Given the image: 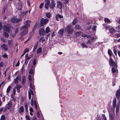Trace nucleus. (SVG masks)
Masks as SVG:
<instances>
[{
    "label": "nucleus",
    "mask_w": 120,
    "mask_h": 120,
    "mask_svg": "<svg viewBox=\"0 0 120 120\" xmlns=\"http://www.w3.org/2000/svg\"><path fill=\"white\" fill-rule=\"evenodd\" d=\"M31 22L30 20L26 21L24 23V26L20 29L21 30L24 29L20 34L21 36H22L27 34L28 32V28L30 26V24Z\"/></svg>",
    "instance_id": "nucleus-1"
},
{
    "label": "nucleus",
    "mask_w": 120,
    "mask_h": 120,
    "mask_svg": "<svg viewBox=\"0 0 120 120\" xmlns=\"http://www.w3.org/2000/svg\"><path fill=\"white\" fill-rule=\"evenodd\" d=\"M29 74L31 75H29V80L30 82V87L31 89L33 90H34V86L33 85L34 84V71L32 69H31L29 71Z\"/></svg>",
    "instance_id": "nucleus-2"
},
{
    "label": "nucleus",
    "mask_w": 120,
    "mask_h": 120,
    "mask_svg": "<svg viewBox=\"0 0 120 120\" xmlns=\"http://www.w3.org/2000/svg\"><path fill=\"white\" fill-rule=\"evenodd\" d=\"M3 29L4 31V34L6 38L8 37V35L7 33H6L5 32H7L9 33L10 31V30L9 28H8L5 26H4Z\"/></svg>",
    "instance_id": "nucleus-3"
},
{
    "label": "nucleus",
    "mask_w": 120,
    "mask_h": 120,
    "mask_svg": "<svg viewBox=\"0 0 120 120\" xmlns=\"http://www.w3.org/2000/svg\"><path fill=\"white\" fill-rule=\"evenodd\" d=\"M66 30L68 33L71 34L72 33L73 31V28L71 25H68L67 26Z\"/></svg>",
    "instance_id": "nucleus-4"
},
{
    "label": "nucleus",
    "mask_w": 120,
    "mask_h": 120,
    "mask_svg": "<svg viewBox=\"0 0 120 120\" xmlns=\"http://www.w3.org/2000/svg\"><path fill=\"white\" fill-rule=\"evenodd\" d=\"M49 19H44L42 18L41 20L40 24L41 26H43L44 25H46L48 22Z\"/></svg>",
    "instance_id": "nucleus-5"
},
{
    "label": "nucleus",
    "mask_w": 120,
    "mask_h": 120,
    "mask_svg": "<svg viewBox=\"0 0 120 120\" xmlns=\"http://www.w3.org/2000/svg\"><path fill=\"white\" fill-rule=\"evenodd\" d=\"M22 20L21 19H17L16 17H14L11 19V21L12 23H17L21 21Z\"/></svg>",
    "instance_id": "nucleus-6"
},
{
    "label": "nucleus",
    "mask_w": 120,
    "mask_h": 120,
    "mask_svg": "<svg viewBox=\"0 0 120 120\" xmlns=\"http://www.w3.org/2000/svg\"><path fill=\"white\" fill-rule=\"evenodd\" d=\"M109 64L110 66H112L114 67L115 68H116L117 65L114 62L112 58H110V60L109 61Z\"/></svg>",
    "instance_id": "nucleus-7"
},
{
    "label": "nucleus",
    "mask_w": 120,
    "mask_h": 120,
    "mask_svg": "<svg viewBox=\"0 0 120 120\" xmlns=\"http://www.w3.org/2000/svg\"><path fill=\"white\" fill-rule=\"evenodd\" d=\"M115 95L117 99H119L120 98V89L116 91Z\"/></svg>",
    "instance_id": "nucleus-8"
},
{
    "label": "nucleus",
    "mask_w": 120,
    "mask_h": 120,
    "mask_svg": "<svg viewBox=\"0 0 120 120\" xmlns=\"http://www.w3.org/2000/svg\"><path fill=\"white\" fill-rule=\"evenodd\" d=\"M21 81V77L20 76H17L16 78L14 79V82L15 83H18V80Z\"/></svg>",
    "instance_id": "nucleus-9"
},
{
    "label": "nucleus",
    "mask_w": 120,
    "mask_h": 120,
    "mask_svg": "<svg viewBox=\"0 0 120 120\" xmlns=\"http://www.w3.org/2000/svg\"><path fill=\"white\" fill-rule=\"evenodd\" d=\"M55 4L54 3L53 1H52L49 5V7L50 8L53 9L55 7Z\"/></svg>",
    "instance_id": "nucleus-10"
},
{
    "label": "nucleus",
    "mask_w": 120,
    "mask_h": 120,
    "mask_svg": "<svg viewBox=\"0 0 120 120\" xmlns=\"http://www.w3.org/2000/svg\"><path fill=\"white\" fill-rule=\"evenodd\" d=\"M21 86L18 84L16 85L15 86V88H16L17 90V92L18 93H19L20 92V89L21 88Z\"/></svg>",
    "instance_id": "nucleus-11"
},
{
    "label": "nucleus",
    "mask_w": 120,
    "mask_h": 120,
    "mask_svg": "<svg viewBox=\"0 0 120 120\" xmlns=\"http://www.w3.org/2000/svg\"><path fill=\"white\" fill-rule=\"evenodd\" d=\"M62 4L61 2L58 1L57 2V7L60 9H61L62 8Z\"/></svg>",
    "instance_id": "nucleus-12"
},
{
    "label": "nucleus",
    "mask_w": 120,
    "mask_h": 120,
    "mask_svg": "<svg viewBox=\"0 0 120 120\" xmlns=\"http://www.w3.org/2000/svg\"><path fill=\"white\" fill-rule=\"evenodd\" d=\"M29 99H30L31 98V94H32L33 95H34L33 92L32 90L31 89H30V91H29Z\"/></svg>",
    "instance_id": "nucleus-13"
},
{
    "label": "nucleus",
    "mask_w": 120,
    "mask_h": 120,
    "mask_svg": "<svg viewBox=\"0 0 120 120\" xmlns=\"http://www.w3.org/2000/svg\"><path fill=\"white\" fill-rule=\"evenodd\" d=\"M39 42L41 44V43L43 44H44L45 43V39L43 37L41 38H40Z\"/></svg>",
    "instance_id": "nucleus-14"
},
{
    "label": "nucleus",
    "mask_w": 120,
    "mask_h": 120,
    "mask_svg": "<svg viewBox=\"0 0 120 120\" xmlns=\"http://www.w3.org/2000/svg\"><path fill=\"white\" fill-rule=\"evenodd\" d=\"M1 47L5 51H7L8 50V47L7 45L4 44L1 46Z\"/></svg>",
    "instance_id": "nucleus-15"
},
{
    "label": "nucleus",
    "mask_w": 120,
    "mask_h": 120,
    "mask_svg": "<svg viewBox=\"0 0 120 120\" xmlns=\"http://www.w3.org/2000/svg\"><path fill=\"white\" fill-rule=\"evenodd\" d=\"M39 33L41 35H43L45 33V31L44 29L43 28L40 29L39 31Z\"/></svg>",
    "instance_id": "nucleus-16"
},
{
    "label": "nucleus",
    "mask_w": 120,
    "mask_h": 120,
    "mask_svg": "<svg viewBox=\"0 0 120 120\" xmlns=\"http://www.w3.org/2000/svg\"><path fill=\"white\" fill-rule=\"evenodd\" d=\"M45 8L46 9H48V6L49 5V0H45Z\"/></svg>",
    "instance_id": "nucleus-17"
},
{
    "label": "nucleus",
    "mask_w": 120,
    "mask_h": 120,
    "mask_svg": "<svg viewBox=\"0 0 120 120\" xmlns=\"http://www.w3.org/2000/svg\"><path fill=\"white\" fill-rule=\"evenodd\" d=\"M63 18V16L60 15L58 14L56 15L55 17L57 21H59V18L61 19Z\"/></svg>",
    "instance_id": "nucleus-18"
},
{
    "label": "nucleus",
    "mask_w": 120,
    "mask_h": 120,
    "mask_svg": "<svg viewBox=\"0 0 120 120\" xmlns=\"http://www.w3.org/2000/svg\"><path fill=\"white\" fill-rule=\"evenodd\" d=\"M108 53L109 56L110 58L111 57V58H112V56L113 54L112 53L111 50L109 49H108Z\"/></svg>",
    "instance_id": "nucleus-19"
},
{
    "label": "nucleus",
    "mask_w": 120,
    "mask_h": 120,
    "mask_svg": "<svg viewBox=\"0 0 120 120\" xmlns=\"http://www.w3.org/2000/svg\"><path fill=\"white\" fill-rule=\"evenodd\" d=\"M16 89L15 88H14L12 90V94L11 95V97L13 98L15 94Z\"/></svg>",
    "instance_id": "nucleus-20"
},
{
    "label": "nucleus",
    "mask_w": 120,
    "mask_h": 120,
    "mask_svg": "<svg viewBox=\"0 0 120 120\" xmlns=\"http://www.w3.org/2000/svg\"><path fill=\"white\" fill-rule=\"evenodd\" d=\"M104 20L105 22L106 23H110L111 22L110 20L107 18H105L104 19Z\"/></svg>",
    "instance_id": "nucleus-21"
},
{
    "label": "nucleus",
    "mask_w": 120,
    "mask_h": 120,
    "mask_svg": "<svg viewBox=\"0 0 120 120\" xmlns=\"http://www.w3.org/2000/svg\"><path fill=\"white\" fill-rule=\"evenodd\" d=\"M31 105H37V103L36 101L34 100V102L32 98L31 100Z\"/></svg>",
    "instance_id": "nucleus-22"
},
{
    "label": "nucleus",
    "mask_w": 120,
    "mask_h": 120,
    "mask_svg": "<svg viewBox=\"0 0 120 120\" xmlns=\"http://www.w3.org/2000/svg\"><path fill=\"white\" fill-rule=\"evenodd\" d=\"M111 71L112 73L117 72L118 71L117 69L116 68H112Z\"/></svg>",
    "instance_id": "nucleus-23"
},
{
    "label": "nucleus",
    "mask_w": 120,
    "mask_h": 120,
    "mask_svg": "<svg viewBox=\"0 0 120 120\" xmlns=\"http://www.w3.org/2000/svg\"><path fill=\"white\" fill-rule=\"evenodd\" d=\"M26 81V77L25 76H23L22 81V85H24L25 84V82Z\"/></svg>",
    "instance_id": "nucleus-24"
},
{
    "label": "nucleus",
    "mask_w": 120,
    "mask_h": 120,
    "mask_svg": "<svg viewBox=\"0 0 120 120\" xmlns=\"http://www.w3.org/2000/svg\"><path fill=\"white\" fill-rule=\"evenodd\" d=\"M82 32H77L75 33V35L77 37H79L81 35Z\"/></svg>",
    "instance_id": "nucleus-25"
},
{
    "label": "nucleus",
    "mask_w": 120,
    "mask_h": 120,
    "mask_svg": "<svg viewBox=\"0 0 120 120\" xmlns=\"http://www.w3.org/2000/svg\"><path fill=\"white\" fill-rule=\"evenodd\" d=\"M64 31V30L63 29H60L58 32L59 34L60 35H61L63 34V32Z\"/></svg>",
    "instance_id": "nucleus-26"
},
{
    "label": "nucleus",
    "mask_w": 120,
    "mask_h": 120,
    "mask_svg": "<svg viewBox=\"0 0 120 120\" xmlns=\"http://www.w3.org/2000/svg\"><path fill=\"white\" fill-rule=\"evenodd\" d=\"M75 27L76 29H80L81 28V27L78 24L76 25L75 26Z\"/></svg>",
    "instance_id": "nucleus-27"
},
{
    "label": "nucleus",
    "mask_w": 120,
    "mask_h": 120,
    "mask_svg": "<svg viewBox=\"0 0 120 120\" xmlns=\"http://www.w3.org/2000/svg\"><path fill=\"white\" fill-rule=\"evenodd\" d=\"M24 109L23 107L22 106L20 108L19 110V112L20 113L23 112Z\"/></svg>",
    "instance_id": "nucleus-28"
},
{
    "label": "nucleus",
    "mask_w": 120,
    "mask_h": 120,
    "mask_svg": "<svg viewBox=\"0 0 120 120\" xmlns=\"http://www.w3.org/2000/svg\"><path fill=\"white\" fill-rule=\"evenodd\" d=\"M78 21V20L77 19H75L73 20L72 22V24L75 25L76 24Z\"/></svg>",
    "instance_id": "nucleus-29"
},
{
    "label": "nucleus",
    "mask_w": 120,
    "mask_h": 120,
    "mask_svg": "<svg viewBox=\"0 0 120 120\" xmlns=\"http://www.w3.org/2000/svg\"><path fill=\"white\" fill-rule=\"evenodd\" d=\"M11 87L10 86H9L7 88V91H6V92L7 93H9V91H10V90H11Z\"/></svg>",
    "instance_id": "nucleus-30"
},
{
    "label": "nucleus",
    "mask_w": 120,
    "mask_h": 120,
    "mask_svg": "<svg viewBox=\"0 0 120 120\" xmlns=\"http://www.w3.org/2000/svg\"><path fill=\"white\" fill-rule=\"evenodd\" d=\"M50 28L49 27H47L45 29V31L46 33H48L50 32Z\"/></svg>",
    "instance_id": "nucleus-31"
},
{
    "label": "nucleus",
    "mask_w": 120,
    "mask_h": 120,
    "mask_svg": "<svg viewBox=\"0 0 120 120\" xmlns=\"http://www.w3.org/2000/svg\"><path fill=\"white\" fill-rule=\"evenodd\" d=\"M115 31V29L113 28H111L109 30V32L111 33H113Z\"/></svg>",
    "instance_id": "nucleus-32"
},
{
    "label": "nucleus",
    "mask_w": 120,
    "mask_h": 120,
    "mask_svg": "<svg viewBox=\"0 0 120 120\" xmlns=\"http://www.w3.org/2000/svg\"><path fill=\"white\" fill-rule=\"evenodd\" d=\"M42 51V49L41 48H40L38 49L37 50V53H41Z\"/></svg>",
    "instance_id": "nucleus-33"
},
{
    "label": "nucleus",
    "mask_w": 120,
    "mask_h": 120,
    "mask_svg": "<svg viewBox=\"0 0 120 120\" xmlns=\"http://www.w3.org/2000/svg\"><path fill=\"white\" fill-rule=\"evenodd\" d=\"M113 105H116V98H114L113 101Z\"/></svg>",
    "instance_id": "nucleus-34"
},
{
    "label": "nucleus",
    "mask_w": 120,
    "mask_h": 120,
    "mask_svg": "<svg viewBox=\"0 0 120 120\" xmlns=\"http://www.w3.org/2000/svg\"><path fill=\"white\" fill-rule=\"evenodd\" d=\"M12 42L11 40H8V44L9 46H12Z\"/></svg>",
    "instance_id": "nucleus-35"
},
{
    "label": "nucleus",
    "mask_w": 120,
    "mask_h": 120,
    "mask_svg": "<svg viewBox=\"0 0 120 120\" xmlns=\"http://www.w3.org/2000/svg\"><path fill=\"white\" fill-rule=\"evenodd\" d=\"M28 11H26L25 12H23L22 14L21 15V16H23L25 15L27 13Z\"/></svg>",
    "instance_id": "nucleus-36"
},
{
    "label": "nucleus",
    "mask_w": 120,
    "mask_h": 120,
    "mask_svg": "<svg viewBox=\"0 0 120 120\" xmlns=\"http://www.w3.org/2000/svg\"><path fill=\"white\" fill-rule=\"evenodd\" d=\"M5 119V116L4 115H2L1 117L0 120H4Z\"/></svg>",
    "instance_id": "nucleus-37"
},
{
    "label": "nucleus",
    "mask_w": 120,
    "mask_h": 120,
    "mask_svg": "<svg viewBox=\"0 0 120 120\" xmlns=\"http://www.w3.org/2000/svg\"><path fill=\"white\" fill-rule=\"evenodd\" d=\"M119 106L118 105H117L116 108V112H118L119 111Z\"/></svg>",
    "instance_id": "nucleus-38"
},
{
    "label": "nucleus",
    "mask_w": 120,
    "mask_h": 120,
    "mask_svg": "<svg viewBox=\"0 0 120 120\" xmlns=\"http://www.w3.org/2000/svg\"><path fill=\"white\" fill-rule=\"evenodd\" d=\"M115 36L117 38L120 37V33L115 34Z\"/></svg>",
    "instance_id": "nucleus-39"
},
{
    "label": "nucleus",
    "mask_w": 120,
    "mask_h": 120,
    "mask_svg": "<svg viewBox=\"0 0 120 120\" xmlns=\"http://www.w3.org/2000/svg\"><path fill=\"white\" fill-rule=\"evenodd\" d=\"M82 45L83 48H87V46L84 43H82Z\"/></svg>",
    "instance_id": "nucleus-40"
},
{
    "label": "nucleus",
    "mask_w": 120,
    "mask_h": 120,
    "mask_svg": "<svg viewBox=\"0 0 120 120\" xmlns=\"http://www.w3.org/2000/svg\"><path fill=\"white\" fill-rule=\"evenodd\" d=\"M46 16L48 18H49L50 17L51 15L50 13H48L46 14Z\"/></svg>",
    "instance_id": "nucleus-41"
},
{
    "label": "nucleus",
    "mask_w": 120,
    "mask_h": 120,
    "mask_svg": "<svg viewBox=\"0 0 120 120\" xmlns=\"http://www.w3.org/2000/svg\"><path fill=\"white\" fill-rule=\"evenodd\" d=\"M26 120H30V119L29 117L27 116L26 115Z\"/></svg>",
    "instance_id": "nucleus-42"
},
{
    "label": "nucleus",
    "mask_w": 120,
    "mask_h": 120,
    "mask_svg": "<svg viewBox=\"0 0 120 120\" xmlns=\"http://www.w3.org/2000/svg\"><path fill=\"white\" fill-rule=\"evenodd\" d=\"M69 0H64V1L65 4H68Z\"/></svg>",
    "instance_id": "nucleus-43"
},
{
    "label": "nucleus",
    "mask_w": 120,
    "mask_h": 120,
    "mask_svg": "<svg viewBox=\"0 0 120 120\" xmlns=\"http://www.w3.org/2000/svg\"><path fill=\"white\" fill-rule=\"evenodd\" d=\"M88 37L92 40H94V37H91L90 36H88Z\"/></svg>",
    "instance_id": "nucleus-44"
},
{
    "label": "nucleus",
    "mask_w": 120,
    "mask_h": 120,
    "mask_svg": "<svg viewBox=\"0 0 120 120\" xmlns=\"http://www.w3.org/2000/svg\"><path fill=\"white\" fill-rule=\"evenodd\" d=\"M44 5V3H41L39 5V8L40 9H41L43 7Z\"/></svg>",
    "instance_id": "nucleus-45"
},
{
    "label": "nucleus",
    "mask_w": 120,
    "mask_h": 120,
    "mask_svg": "<svg viewBox=\"0 0 120 120\" xmlns=\"http://www.w3.org/2000/svg\"><path fill=\"white\" fill-rule=\"evenodd\" d=\"M29 50V49L26 48L24 51V52H25V53H26V52H28Z\"/></svg>",
    "instance_id": "nucleus-46"
},
{
    "label": "nucleus",
    "mask_w": 120,
    "mask_h": 120,
    "mask_svg": "<svg viewBox=\"0 0 120 120\" xmlns=\"http://www.w3.org/2000/svg\"><path fill=\"white\" fill-rule=\"evenodd\" d=\"M97 27V26L95 25H94L93 26V27L92 28V30L94 31H95L96 30V28Z\"/></svg>",
    "instance_id": "nucleus-47"
},
{
    "label": "nucleus",
    "mask_w": 120,
    "mask_h": 120,
    "mask_svg": "<svg viewBox=\"0 0 120 120\" xmlns=\"http://www.w3.org/2000/svg\"><path fill=\"white\" fill-rule=\"evenodd\" d=\"M2 56L4 58H7L8 55L7 54H4V55H2Z\"/></svg>",
    "instance_id": "nucleus-48"
},
{
    "label": "nucleus",
    "mask_w": 120,
    "mask_h": 120,
    "mask_svg": "<svg viewBox=\"0 0 120 120\" xmlns=\"http://www.w3.org/2000/svg\"><path fill=\"white\" fill-rule=\"evenodd\" d=\"M91 43V41L89 39L88 40V41L87 42L86 44H90Z\"/></svg>",
    "instance_id": "nucleus-49"
},
{
    "label": "nucleus",
    "mask_w": 120,
    "mask_h": 120,
    "mask_svg": "<svg viewBox=\"0 0 120 120\" xmlns=\"http://www.w3.org/2000/svg\"><path fill=\"white\" fill-rule=\"evenodd\" d=\"M36 64V61L35 59H34L33 62V65H35Z\"/></svg>",
    "instance_id": "nucleus-50"
},
{
    "label": "nucleus",
    "mask_w": 120,
    "mask_h": 120,
    "mask_svg": "<svg viewBox=\"0 0 120 120\" xmlns=\"http://www.w3.org/2000/svg\"><path fill=\"white\" fill-rule=\"evenodd\" d=\"M105 28L106 30H110V27L109 26H106L105 27Z\"/></svg>",
    "instance_id": "nucleus-51"
},
{
    "label": "nucleus",
    "mask_w": 120,
    "mask_h": 120,
    "mask_svg": "<svg viewBox=\"0 0 120 120\" xmlns=\"http://www.w3.org/2000/svg\"><path fill=\"white\" fill-rule=\"evenodd\" d=\"M3 65V63L2 62L0 63V68L2 67Z\"/></svg>",
    "instance_id": "nucleus-52"
},
{
    "label": "nucleus",
    "mask_w": 120,
    "mask_h": 120,
    "mask_svg": "<svg viewBox=\"0 0 120 120\" xmlns=\"http://www.w3.org/2000/svg\"><path fill=\"white\" fill-rule=\"evenodd\" d=\"M113 52L114 53V54L116 56L117 55L116 52V50L114 49L113 50Z\"/></svg>",
    "instance_id": "nucleus-53"
},
{
    "label": "nucleus",
    "mask_w": 120,
    "mask_h": 120,
    "mask_svg": "<svg viewBox=\"0 0 120 120\" xmlns=\"http://www.w3.org/2000/svg\"><path fill=\"white\" fill-rule=\"evenodd\" d=\"M110 117L111 120H113L114 119V117L112 115H110Z\"/></svg>",
    "instance_id": "nucleus-54"
},
{
    "label": "nucleus",
    "mask_w": 120,
    "mask_h": 120,
    "mask_svg": "<svg viewBox=\"0 0 120 120\" xmlns=\"http://www.w3.org/2000/svg\"><path fill=\"white\" fill-rule=\"evenodd\" d=\"M37 116L39 118L40 116V115L39 112H37Z\"/></svg>",
    "instance_id": "nucleus-55"
},
{
    "label": "nucleus",
    "mask_w": 120,
    "mask_h": 120,
    "mask_svg": "<svg viewBox=\"0 0 120 120\" xmlns=\"http://www.w3.org/2000/svg\"><path fill=\"white\" fill-rule=\"evenodd\" d=\"M24 69V66H23L21 69V72H22L23 71Z\"/></svg>",
    "instance_id": "nucleus-56"
},
{
    "label": "nucleus",
    "mask_w": 120,
    "mask_h": 120,
    "mask_svg": "<svg viewBox=\"0 0 120 120\" xmlns=\"http://www.w3.org/2000/svg\"><path fill=\"white\" fill-rule=\"evenodd\" d=\"M25 110L26 111V112H27V105H25Z\"/></svg>",
    "instance_id": "nucleus-57"
},
{
    "label": "nucleus",
    "mask_w": 120,
    "mask_h": 120,
    "mask_svg": "<svg viewBox=\"0 0 120 120\" xmlns=\"http://www.w3.org/2000/svg\"><path fill=\"white\" fill-rule=\"evenodd\" d=\"M115 84V82H112V86H114Z\"/></svg>",
    "instance_id": "nucleus-58"
},
{
    "label": "nucleus",
    "mask_w": 120,
    "mask_h": 120,
    "mask_svg": "<svg viewBox=\"0 0 120 120\" xmlns=\"http://www.w3.org/2000/svg\"><path fill=\"white\" fill-rule=\"evenodd\" d=\"M30 111L31 112H33V109L32 108H30Z\"/></svg>",
    "instance_id": "nucleus-59"
},
{
    "label": "nucleus",
    "mask_w": 120,
    "mask_h": 120,
    "mask_svg": "<svg viewBox=\"0 0 120 120\" xmlns=\"http://www.w3.org/2000/svg\"><path fill=\"white\" fill-rule=\"evenodd\" d=\"M18 30L17 29H16L15 31V32L16 33H17L18 32Z\"/></svg>",
    "instance_id": "nucleus-60"
},
{
    "label": "nucleus",
    "mask_w": 120,
    "mask_h": 120,
    "mask_svg": "<svg viewBox=\"0 0 120 120\" xmlns=\"http://www.w3.org/2000/svg\"><path fill=\"white\" fill-rule=\"evenodd\" d=\"M37 46V45H35L34 47V49L35 50V49H36Z\"/></svg>",
    "instance_id": "nucleus-61"
},
{
    "label": "nucleus",
    "mask_w": 120,
    "mask_h": 120,
    "mask_svg": "<svg viewBox=\"0 0 120 120\" xmlns=\"http://www.w3.org/2000/svg\"><path fill=\"white\" fill-rule=\"evenodd\" d=\"M31 58V57L30 56V57L28 56L26 58V59L27 60H29Z\"/></svg>",
    "instance_id": "nucleus-62"
},
{
    "label": "nucleus",
    "mask_w": 120,
    "mask_h": 120,
    "mask_svg": "<svg viewBox=\"0 0 120 120\" xmlns=\"http://www.w3.org/2000/svg\"><path fill=\"white\" fill-rule=\"evenodd\" d=\"M90 28L91 26H88V27H87L86 29L87 30H89L90 29Z\"/></svg>",
    "instance_id": "nucleus-63"
},
{
    "label": "nucleus",
    "mask_w": 120,
    "mask_h": 120,
    "mask_svg": "<svg viewBox=\"0 0 120 120\" xmlns=\"http://www.w3.org/2000/svg\"><path fill=\"white\" fill-rule=\"evenodd\" d=\"M117 53H118V54L119 55V56L120 57V51H118L117 52Z\"/></svg>",
    "instance_id": "nucleus-64"
}]
</instances>
